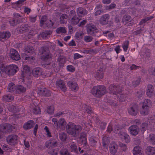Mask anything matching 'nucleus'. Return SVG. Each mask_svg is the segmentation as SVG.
<instances>
[{"mask_svg":"<svg viewBox=\"0 0 155 155\" xmlns=\"http://www.w3.org/2000/svg\"><path fill=\"white\" fill-rule=\"evenodd\" d=\"M66 129L68 134L75 137L79 135L82 130V127L80 125H75L73 123L69 122L66 126Z\"/></svg>","mask_w":155,"mask_h":155,"instance_id":"nucleus-1","label":"nucleus"},{"mask_svg":"<svg viewBox=\"0 0 155 155\" xmlns=\"http://www.w3.org/2000/svg\"><path fill=\"white\" fill-rule=\"evenodd\" d=\"M0 68L9 76L14 75L18 71L19 69L15 64H10L5 66L4 64H0Z\"/></svg>","mask_w":155,"mask_h":155,"instance_id":"nucleus-2","label":"nucleus"},{"mask_svg":"<svg viewBox=\"0 0 155 155\" xmlns=\"http://www.w3.org/2000/svg\"><path fill=\"white\" fill-rule=\"evenodd\" d=\"M86 28L87 33L89 35L97 37L102 35L101 31L97 29L96 25L92 23L87 24Z\"/></svg>","mask_w":155,"mask_h":155,"instance_id":"nucleus-3","label":"nucleus"},{"mask_svg":"<svg viewBox=\"0 0 155 155\" xmlns=\"http://www.w3.org/2000/svg\"><path fill=\"white\" fill-rule=\"evenodd\" d=\"M91 93L95 97H100L107 93L106 88L102 85L95 86L91 90Z\"/></svg>","mask_w":155,"mask_h":155,"instance_id":"nucleus-4","label":"nucleus"},{"mask_svg":"<svg viewBox=\"0 0 155 155\" xmlns=\"http://www.w3.org/2000/svg\"><path fill=\"white\" fill-rule=\"evenodd\" d=\"M123 128L122 126L117 124L114 126L113 131L116 134H119L120 137L122 139H124L126 142L129 143L130 141V137L125 132L119 131V130Z\"/></svg>","mask_w":155,"mask_h":155,"instance_id":"nucleus-5","label":"nucleus"},{"mask_svg":"<svg viewBox=\"0 0 155 155\" xmlns=\"http://www.w3.org/2000/svg\"><path fill=\"white\" fill-rule=\"evenodd\" d=\"M52 122L56 129L60 131L64 129L67 125L66 122L64 118H61L58 120L57 118H53L52 119Z\"/></svg>","mask_w":155,"mask_h":155,"instance_id":"nucleus-6","label":"nucleus"},{"mask_svg":"<svg viewBox=\"0 0 155 155\" xmlns=\"http://www.w3.org/2000/svg\"><path fill=\"white\" fill-rule=\"evenodd\" d=\"M24 50L28 54L27 56L25 57V60L28 61L33 60L35 54L34 47L30 45L27 46L25 47Z\"/></svg>","mask_w":155,"mask_h":155,"instance_id":"nucleus-7","label":"nucleus"},{"mask_svg":"<svg viewBox=\"0 0 155 155\" xmlns=\"http://www.w3.org/2000/svg\"><path fill=\"white\" fill-rule=\"evenodd\" d=\"M152 102L150 100L145 99L143 102L142 108L143 109L141 113L146 115H147L149 112V109L151 106Z\"/></svg>","mask_w":155,"mask_h":155,"instance_id":"nucleus-8","label":"nucleus"},{"mask_svg":"<svg viewBox=\"0 0 155 155\" xmlns=\"http://www.w3.org/2000/svg\"><path fill=\"white\" fill-rule=\"evenodd\" d=\"M109 91L111 94L117 95L121 92L123 89L122 86L117 85L114 84L110 85L108 87Z\"/></svg>","mask_w":155,"mask_h":155,"instance_id":"nucleus-9","label":"nucleus"},{"mask_svg":"<svg viewBox=\"0 0 155 155\" xmlns=\"http://www.w3.org/2000/svg\"><path fill=\"white\" fill-rule=\"evenodd\" d=\"M41 58L44 60H46L51 58L52 54L50 53L49 48L46 46H44L41 48Z\"/></svg>","mask_w":155,"mask_h":155,"instance_id":"nucleus-10","label":"nucleus"},{"mask_svg":"<svg viewBox=\"0 0 155 155\" xmlns=\"http://www.w3.org/2000/svg\"><path fill=\"white\" fill-rule=\"evenodd\" d=\"M18 136L14 134L8 136L6 139L8 144L12 146L18 143Z\"/></svg>","mask_w":155,"mask_h":155,"instance_id":"nucleus-11","label":"nucleus"},{"mask_svg":"<svg viewBox=\"0 0 155 155\" xmlns=\"http://www.w3.org/2000/svg\"><path fill=\"white\" fill-rule=\"evenodd\" d=\"M9 56L12 59L15 61H18L21 59L20 55L18 51L13 48L10 49Z\"/></svg>","mask_w":155,"mask_h":155,"instance_id":"nucleus-12","label":"nucleus"},{"mask_svg":"<svg viewBox=\"0 0 155 155\" xmlns=\"http://www.w3.org/2000/svg\"><path fill=\"white\" fill-rule=\"evenodd\" d=\"M30 29V26L28 24H23L17 28V32L22 34L28 31Z\"/></svg>","mask_w":155,"mask_h":155,"instance_id":"nucleus-13","label":"nucleus"},{"mask_svg":"<svg viewBox=\"0 0 155 155\" xmlns=\"http://www.w3.org/2000/svg\"><path fill=\"white\" fill-rule=\"evenodd\" d=\"M128 112L132 116H136L138 113L137 106L134 104L131 105L130 108L128 109Z\"/></svg>","mask_w":155,"mask_h":155,"instance_id":"nucleus-14","label":"nucleus"},{"mask_svg":"<svg viewBox=\"0 0 155 155\" xmlns=\"http://www.w3.org/2000/svg\"><path fill=\"white\" fill-rule=\"evenodd\" d=\"M56 84L58 87L62 91L65 92L67 91V88L64 81L61 79L56 81Z\"/></svg>","mask_w":155,"mask_h":155,"instance_id":"nucleus-15","label":"nucleus"},{"mask_svg":"<svg viewBox=\"0 0 155 155\" xmlns=\"http://www.w3.org/2000/svg\"><path fill=\"white\" fill-rule=\"evenodd\" d=\"M67 84L69 88L71 91L74 92L77 91L79 89L78 84L75 82L69 81L67 83Z\"/></svg>","mask_w":155,"mask_h":155,"instance_id":"nucleus-16","label":"nucleus"},{"mask_svg":"<svg viewBox=\"0 0 155 155\" xmlns=\"http://www.w3.org/2000/svg\"><path fill=\"white\" fill-rule=\"evenodd\" d=\"M38 91V93L41 95L48 97L51 95V92L45 88H40Z\"/></svg>","mask_w":155,"mask_h":155,"instance_id":"nucleus-17","label":"nucleus"},{"mask_svg":"<svg viewBox=\"0 0 155 155\" xmlns=\"http://www.w3.org/2000/svg\"><path fill=\"white\" fill-rule=\"evenodd\" d=\"M128 130L130 134L133 135H137L138 133L139 128L138 126L136 125H132L130 126Z\"/></svg>","mask_w":155,"mask_h":155,"instance_id":"nucleus-18","label":"nucleus"},{"mask_svg":"<svg viewBox=\"0 0 155 155\" xmlns=\"http://www.w3.org/2000/svg\"><path fill=\"white\" fill-rule=\"evenodd\" d=\"M117 145L114 142L110 143L109 146V151L111 154L114 155L117 153L118 149Z\"/></svg>","mask_w":155,"mask_h":155,"instance_id":"nucleus-19","label":"nucleus"},{"mask_svg":"<svg viewBox=\"0 0 155 155\" xmlns=\"http://www.w3.org/2000/svg\"><path fill=\"white\" fill-rule=\"evenodd\" d=\"M147 88L146 94L147 96L149 97L153 96L154 94L153 86L152 85L149 84L147 86Z\"/></svg>","mask_w":155,"mask_h":155,"instance_id":"nucleus-20","label":"nucleus"},{"mask_svg":"<svg viewBox=\"0 0 155 155\" xmlns=\"http://www.w3.org/2000/svg\"><path fill=\"white\" fill-rule=\"evenodd\" d=\"M42 73V71L41 68L39 67L35 68L32 71V74L33 76L37 78L41 76Z\"/></svg>","mask_w":155,"mask_h":155,"instance_id":"nucleus-21","label":"nucleus"},{"mask_svg":"<svg viewBox=\"0 0 155 155\" xmlns=\"http://www.w3.org/2000/svg\"><path fill=\"white\" fill-rule=\"evenodd\" d=\"M76 11L79 17H83L87 14V11L84 8L79 7L77 8Z\"/></svg>","mask_w":155,"mask_h":155,"instance_id":"nucleus-22","label":"nucleus"},{"mask_svg":"<svg viewBox=\"0 0 155 155\" xmlns=\"http://www.w3.org/2000/svg\"><path fill=\"white\" fill-rule=\"evenodd\" d=\"M98 139L97 137L94 136L91 137L89 139V143L90 145L93 147H97V141Z\"/></svg>","mask_w":155,"mask_h":155,"instance_id":"nucleus-23","label":"nucleus"},{"mask_svg":"<svg viewBox=\"0 0 155 155\" xmlns=\"http://www.w3.org/2000/svg\"><path fill=\"white\" fill-rule=\"evenodd\" d=\"M57 61L60 67H63L66 61V58L63 55L59 56L57 58Z\"/></svg>","mask_w":155,"mask_h":155,"instance_id":"nucleus-24","label":"nucleus"},{"mask_svg":"<svg viewBox=\"0 0 155 155\" xmlns=\"http://www.w3.org/2000/svg\"><path fill=\"white\" fill-rule=\"evenodd\" d=\"M109 18L110 16L108 14H105L103 15L100 19V23L103 25H105L107 24Z\"/></svg>","mask_w":155,"mask_h":155,"instance_id":"nucleus-25","label":"nucleus"},{"mask_svg":"<svg viewBox=\"0 0 155 155\" xmlns=\"http://www.w3.org/2000/svg\"><path fill=\"white\" fill-rule=\"evenodd\" d=\"M11 34L9 32H0V40L3 41L10 37Z\"/></svg>","mask_w":155,"mask_h":155,"instance_id":"nucleus-26","label":"nucleus"},{"mask_svg":"<svg viewBox=\"0 0 155 155\" xmlns=\"http://www.w3.org/2000/svg\"><path fill=\"white\" fill-rule=\"evenodd\" d=\"M145 152L147 155H155V147L148 146L146 148Z\"/></svg>","mask_w":155,"mask_h":155,"instance_id":"nucleus-27","label":"nucleus"},{"mask_svg":"<svg viewBox=\"0 0 155 155\" xmlns=\"http://www.w3.org/2000/svg\"><path fill=\"white\" fill-rule=\"evenodd\" d=\"M30 67L28 66H25L24 67L23 71L22 72V75L23 77H28L30 76Z\"/></svg>","mask_w":155,"mask_h":155,"instance_id":"nucleus-28","label":"nucleus"},{"mask_svg":"<svg viewBox=\"0 0 155 155\" xmlns=\"http://www.w3.org/2000/svg\"><path fill=\"white\" fill-rule=\"evenodd\" d=\"M34 124V121L32 120L28 121L23 125V128L25 130L29 129L32 128Z\"/></svg>","mask_w":155,"mask_h":155,"instance_id":"nucleus-29","label":"nucleus"},{"mask_svg":"<svg viewBox=\"0 0 155 155\" xmlns=\"http://www.w3.org/2000/svg\"><path fill=\"white\" fill-rule=\"evenodd\" d=\"M95 77L97 80H100L103 78L104 71L102 68H100L97 71L95 74Z\"/></svg>","mask_w":155,"mask_h":155,"instance_id":"nucleus-30","label":"nucleus"},{"mask_svg":"<svg viewBox=\"0 0 155 155\" xmlns=\"http://www.w3.org/2000/svg\"><path fill=\"white\" fill-rule=\"evenodd\" d=\"M141 54L143 58L147 59L150 56V50L148 49H145L141 52Z\"/></svg>","mask_w":155,"mask_h":155,"instance_id":"nucleus-31","label":"nucleus"},{"mask_svg":"<svg viewBox=\"0 0 155 155\" xmlns=\"http://www.w3.org/2000/svg\"><path fill=\"white\" fill-rule=\"evenodd\" d=\"M48 145H46V147H49V148H54L55 147L58 145V142L57 141H49L47 143Z\"/></svg>","mask_w":155,"mask_h":155,"instance_id":"nucleus-32","label":"nucleus"},{"mask_svg":"<svg viewBox=\"0 0 155 155\" xmlns=\"http://www.w3.org/2000/svg\"><path fill=\"white\" fill-rule=\"evenodd\" d=\"M42 66L44 68H45L46 69H51L54 68V66L55 64L54 63H44L42 64Z\"/></svg>","mask_w":155,"mask_h":155,"instance_id":"nucleus-33","label":"nucleus"},{"mask_svg":"<svg viewBox=\"0 0 155 155\" xmlns=\"http://www.w3.org/2000/svg\"><path fill=\"white\" fill-rule=\"evenodd\" d=\"M68 16L66 14H63L61 15L60 18V23L61 24H64L67 21Z\"/></svg>","mask_w":155,"mask_h":155,"instance_id":"nucleus-34","label":"nucleus"},{"mask_svg":"<svg viewBox=\"0 0 155 155\" xmlns=\"http://www.w3.org/2000/svg\"><path fill=\"white\" fill-rule=\"evenodd\" d=\"M3 99L4 101L11 102L14 100V97L10 94L6 95L3 97Z\"/></svg>","mask_w":155,"mask_h":155,"instance_id":"nucleus-35","label":"nucleus"},{"mask_svg":"<svg viewBox=\"0 0 155 155\" xmlns=\"http://www.w3.org/2000/svg\"><path fill=\"white\" fill-rule=\"evenodd\" d=\"M154 18L153 16H150L147 17L145 18H144L142 19L141 21L140 22L139 25H143L144 23L147 22V21H149L153 19Z\"/></svg>","mask_w":155,"mask_h":155,"instance_id":"nucleus-36","label":"nucleus"},{"mask_svg":"<svg viewBox=\"0 0 155 155\" xmlns=\"http://www.w3.org/2000/svg\"><path fill=\"white\" fill-rule=\"evenodd\" d=\"M70 150L71 152H74L76 153H78V150L77 147L74 143H70Z\"/></svg>","mask_w":155,"mask_h":155,"instance_id":"nucleus-37","label":"nucleus"},{"mask_svg":"<svg viewBox=\"0 0 155 155\" xmlns=\"http://www.w3.org/2000/svg\"><path fill=\"white\" fill-rule=\"evenodd\" d=\"M80 20L79 17L74 16L71 19V23L72 25H76L78 23Z\"/></svg>","mask_w":155,"mask_h":155,"instance_id":"nucleus-38","label":"nucleus"},{"mask_svg":"<svg viewBox=\"0 0 155 155\" xmlns=\"http://www.w3.org/2000/svg\"><path fill=\"white\" fill-rule=\"evenodd\" d=\"M8 89L9 92H12L15 90V86L13 83H10L8 85Z\"/></svg>","mask_w":155,"mask_h":155,"instance_id":"nucleus-39","label":"nucleus"},{"mask_svg":"<svg viewBox=\"0 0 155 155\" xmlns=\"http://www.w3.org/2000/svg\"><path fill=\"white\" fill-rule=\"evenodd\" d=\"M0 130L3 133L8 132L7 124H4L0 125Z\"/></svg>","mask_w":155,"mask_h":155,"instance_id":"nucleus-40","label":"nucleus"},{"mask_svg":"<svg viewBox=\"0 0 155 155\" xmlns=\"http://www.w3.org/2000/svg\"><path fill=\"white\" fill-rule=\"evenodd\" d=\"M56 32L58 34L66 33V31L64 27H60L58 28L56 30Z\"/></svg>","mask_w":155,"mask_h":155,"instance_id":"nucleus-41","label":"nucleus"},{"mask_svg":"<svg viewBox=\"0 0 155 155\" xmlns=\"http://www.w3.org/2000/svg\"><path fill=\"white\" fill-rule=\"evenodd\" d=\"M25 88L21 85L18 86L16 90V92L18 93L24 92H25Z\"/></svg>","mask_w":155,"mask_h":155,"instance_id":"nucleus-42","label":"nucleus"},{"mask_svg":"<svg viewBox=\"0 0 155 155\" xmlns=\"http://www.w3.org/2000/svg\"><path fill=\"white\" fill-rule=\"evenodd\" d=\"M86 134L85 133H82L81 134V137H83V139L82 140V143L85 146H86L87 145V138L85 137Z\"/></svg>","mask_w":155,"mask_h":155,"instance_id":"nucleus-43","label":"nucleus"},{"mask_svg":"<svg viewBox=\"0 0 155 155\" xmlns=\"http://www.w3.org/2000/svg\"><path fill=\"white\" fill-rule=\"evenodd\" d=\"M129 41H125L124 42L123 44L122 45V47L125 52H127L129 47Z\"/></svg>","mask_w":155,"mask_h":155,"instance_id":"nucleus-44","label":"nucleus"},{"mask_svg":"<svg viewBox=\"0 0 155 155\" xmlns=\"http://www.w3.org/2000/svg\"><path fill=\"white\" fill-rule=\"evenodd\" d=\"M13 16L15 20H18L19 21V22L20 23L21 21V18L22 17L21 15L18 13H14L13 14Z\"/></svg>","mask_w":155,"mask_h":155,"instance_id":"nucleus-45","label":"nucleus"},{"mask_svg":"<svg viewBox=\"0 0 155 155\" xmlns=\"http://www.w3.org/2000/svg\"><path fill=\"white\" fill-rule=\"evenodd\" d=\"M9 22L11 25L13 26H14L20 23L18 20H15L14 18L10 19Z\"/></svg>","mask_w":155,"mask_h":155,"instance_id":"nucleus-46","label":"nucleus"},{"mask_svg":"<svg viewBox=\"0 0 155 155\" xmlns=\"http://www.w3.org/2000/svg\"><path fill=\"white\" fill-rule=\"evenodd\" d=\"M48 152L49 153L52 155H56L58 153L57 150L54 148H49L48 150Z\"/></svg>","mask_w":155,"mask_h":155,"instance_id":"nucleus-47","label":"nucleus"},{"mask_svg":"<svg viewBox=\"0 0 155 155\" xmlns=\"http://www.w3.org/2000/svg\"><path fill=\"white\" fill-rule=\"evenodd\" d=\"M59 138L62 141H65L67 139V134L64 132L61 133L59 134Z\"/></svg>","mask_w":155,"mask_h":155,"instance_id":"nucleus-48","label":"nucleus"},{"mask_svg":"<svg viewBox=\"0 0 155 155\" xmlns=\"http://www.w3.org/2000/svg\"><path fill=\"white\" fill-rule=\"evenodd\" d=\"M142 149L141 147L139 146H135L133 150V153H142L141 150Z\"/></svg>","mask_w":155,"mask_h":155,"instance_id":"nucleus-49","label":"nucleus"},{"mask_svg":"<svg viewBox=\"0 0 155 155\" xmlns=\"http://www.w3.org/2000/svg\"><path fill=\"white\" fill-rule=\"evenodd\" d=\"M54 23L51 20H50L46 22V25L48 28H55V27L54 26Z\"/></svg>","mask_w":155,"mask_h":155,"instance_id":"nucleus-50","label":"nucleus"},{"mask_svg":"<svg viewBox=\"0 0 155 155\" xmlns=\"http://www.w3.org/2000/svg\"><path fill=\"white\" fill-rule=\"evenodd\" d=\"M127 96V94H121L118 97V100L120 102L125 101L126 100Z\"/></svg>","mask_w":155,"mask_h":155,"instance_id":"nucleus-51","label":"nucleus"},{"mask_svg":"<svg viewBox=\"0 0 155 155\" xmlns=\"http://www.w3.org/2000/svg\"><path fill=\"white\" fill-rule=\"evenodd\" d=\"M32 112L34 114H38L40 113L41 111L39 107L38 106H35L33 109Z\"/></svg>","mask_w":155,"mask_h":155,"instance_id":"nucleus-52","label":"nucleus"},{"mask_svg":"<svg viewBox=\"0 0 155 155\" xmlns=\"http://www.w3.org/2000/svg\"><path fill=\"white\" fill-rule=\"evenodd\" d=\"M102 143L104 147H106V146L108 145L110 142L108 138L106 137H103Z\"/></svg>","mask_w":155,"mask_h":155,"instance_id":"nucleus-53","label":"nucleus"},{"mask_svg":"<svg viewBox=\"0 0 155 155\" xmlns=\"http://www.w3.org/2000/svg\"><path fill=\"white\" fill-rule=\"evenodd\" d=\"M84 108L86 112L88 114H91L93 113L92 108L91 107L86 105Z\"/></svg>","mask_w":155,"mask_h":155,"instance_id":"nucleus-54","label":"nucleus"},{"mask_svg":"<svg viewBox=\"0 0 155 155\" xmlns=\"http://www.w3.org/2000/svg\"><path fill=\"white\" fill-rule=\"evenodd\" d=\"M50 35V32L48 31H45L42 33L41 36L43 38H47Z\"/></svg>","mask_w":155,"mask_h":155,"instance_id":"nucleus-55","label":"nucleus"},{"mask_svg":"<svg viewBox=\"0 0 155 155\" xmlns=\"http://www.w3.org/2000/svg\"><path fill=\"white\" fill-rule=\"evenodd\" d=\"M8 110L11 112H15L17 111L18 108L15 106L12 105L9 107Z\"/></svg>","mask_w":155,"mask_h":155,"instance_id":"nucleus-56","label":"nucleus"},{"mask_svg":"<svg viewBox=\"0 0 155 155\" xmlns=\"http://www.w3.org/2000/svg\"><path fill=\"white\" fill-rule=\"evenodd\" d=\"M150 141L153 145H155V134H152L150 136Z\"/></svg>","mask_w":155,"mask_h":155,"instance_id":"nucleus-57","label":"nucleus"},{"mask_svg":"<svg viewBox=\"0 0 155 155\" xmlns=\"http://www.w3.org/2000/svg\"><path fill=\"white\" fill-rule=\"evenodd\" d=\"M148 71L150 75L155 76V68L151 67L149 68L148 69Z\"/></svg>","mask_w":155,"mask_h":155,"instance_id":"nucleus-58","label":"nucleus"},{"mask_svg":"<svg viewBox=\"0 0 155 155\" xmlns=\"http://www.w3.org/2000/svg\"><path fill=\"white\" fill-rule=\"evenodd\" d=\"M54 107L53 106H50L47 108V112L49 114H52L54 111Z\"/></svg>","mask_w":155,"mask_h":155,"instance_id":"nucleus-59","label":"nucleus"},{"mask_svg":"<svg viewBox=\"0 0 155 155\" xmlns=\"http://www.w3.org/2000/svg\"><path fill=\"white\" fill-rule=\"evenodd\" d=\"M47 17L46 15L43 16L41 17L40 20V24L41 26H43L45 22L47 20Z\"/></svg>","mask_w":155,"mask_h":155,"instance_id":"nucleus-60","label":"nucleus"},{"mask_svg":"<svg viewBox=\"0 0 155 155\" xmlns=\"http://www.w3.org/2000/svg\"><path fill=\"white\" fill-rule=\"evenodd\" d=\"M131 17L129 15H125L124 16L123 19L122 21L123 22H127L128 21H129L131 20Z\"/></svg>","mask_w":155,"mask_h":155,"instance_id":"nucleus-61","label":"nucleus"},{"mask_svg":"<svg viewBox=\"0 0 155 155\" xmlns=\"http://www.w3.org/2000/svg\"><path fill=\"white\" fill-rule=\"evenodd\" d=\"M93 38L91 36H85L84 37V41L86 42H90L93 40Z\"/></svg>","mask_w":155,"mask_h":155,"instance_id":"nucleus-62","label":"nucleus"},{"mask_svg":"<svg viewBox=\"0 0 155 155\" xmlns=\"http://www.w3.org/2000/svg\"><path fill=\"white\" fill-rule=\"evenodd\" d=\"M61 155H70L68 151L66 149H63L60 151Z\"/></svg>","mask_w":155,"mask_h":155,"instance_id":"nucleus-63","label":"nucleus"},{"mask_svg":"<svg viewBox=\"0 0 155 155\" xmlns=\"http://www.w3.org/2000/svg\"><path fill=\"white\" fill-rule=\"evenodd\" d=\"M141 81L140 78H138L137 80L134 81L132 82V84L134 87H136L139 85Z\"/></svg>","mask_w":155,"mask_h":155,"instance_id":"nucleus-64","label":"nucleus"}]
</instances>
